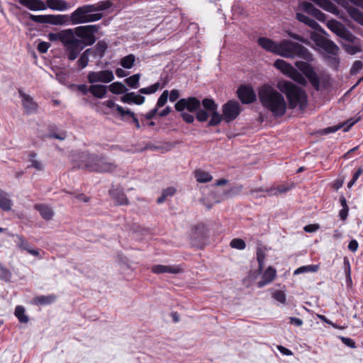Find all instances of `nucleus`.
Here are the masks:
<instances>
[{"instance_id":"f257e3e1","label":"nucleus","mask_w":363,"mask_h":363,"mask_svg":"<svg viewBox=\"0 0 363 363\" xmlns=\"http://www.w3.org/2000/svg\"><path fill=\"white\" fill-rule=\"evenodd\" d=\"M97 31L98 27L96 25L81 26L74 29L68 28L57 33H50L48 38L50 41L61 42L67 58L73 61L86 46L96 42L94 33Z\"/></svg>"},{"instance_id":"f03ea898","label":"nucleus","mask_w":363,"mask_h":363,"mask_svg":"<svg viewBox=\"0 0 363 363\" xmlns=\"http://www.w3.org/2000/svg\"><path fill=\"white\" fill-rule=\"evenodd\" d=\"M262 105L275 116H282L286 111V102L283 95L270 86L264 85L258 91Z\"/></svg>"},{"instance_id":"7ed1b4c3","label":"nucleus","mask_w":363,"mask_h":363,"mask_svg":"<svg viewBox=\"0 0 363 363\" xmlns=\"http://www.w3.org/2000/svg\"><path fill=\"white\" fill-rule=\"evenodd\" d=\"M277 88L284 94H286L289 107L294 108L299 107L303 109L306 105V95L304 91L296 86L291 82L281 80L277 83Z\"/></svg>"},{"instance_id":"20e7f679","label":"nucleus","mask_w":363,"mask_h":363,"mask_svg":"<svg viewBox=\"0 0 363 363\" xmlns=\"http://www.w3.org/2000/svg\"><path fill=\"white\" fill-rule=\"evenodd\" d=\"M276 55L288 58L298 57L308 62L313 60V55L307 48L288 40H284L278 43Z\"/></svg>"},{"instance_id":"39448f33","label":"nucleus","mask_w":363,"mask_h":363,"mask_svg":"<svg viewBox=\"0 0 363 363\" xmlns=\"http://www.w3.org/2000/svg\"><path fill=\"white\" fill-rule=\"evenodd\" d=\"M82 165L91 171L101 173H111L117 169V164L104 157L95 155L82 154Z\"/></svg>"},{"instance_id":"423d86ee","label":"nucleus","mask_w":363,"mask_h":363,"mask_svg":"<svg viewBox=\"0 0 363 363\" xmlns=\"http://www.w3.org/2000/svg\"><path fill=\"white\" fill-rule=\"evenodd\" d=\"M203 109H199L196 113V118L199 121H206L211 116L208 122L209 126L218 125L222 121V116L218 111V105L213 99H205L202 101Z\"/></svg>"},{"instance_id":"0eeeda50","label":"nucleus","mask_w":363,"mask_h":363,"mask_svg":"<svg viewBox=\"0 0 363 363\" xmlns=\"http://www.w3.org/2000/svg\"><path fill=\"white\" fill-rule=\"evenodd\" d=\"M18 2L26 9L37 11H44L47 7L55 11H65L69 8L67 2L63 0H47L45 2L41 0H18Z\"/></svg>"},{"instance_id":"6e6552de","label":"nucleus","mask_w":363,"mask_h":363,"mask_svg":"<svg viewBox=\"0 0 363 363\" xmlns=\"http://www.w3.org/2000/svg\"><path fill=\"white\" fill-rule=\"evenodd\" d=\"M93 13L94 11L91 4L84 5L77 8L71 13L70 20L72 24H82L99 21L103 16L101 13Z\"/></svg>"},{"instance_id":"1a4fd4ad","label":"nucleus","mask_w":363,"mask_h":363,"mask_svg":"<svg viewBox=\"0 0 363 363\" xmlns=\"http://www.w3.org/2000/svg\"><path fill=\"white\" fill-rule=\"evenodd\" d=\"M295 65L307 77L314 89L318 90L320 81L313 67L309 63L303 61L296 62Z\"/></svg>"},{"instance_id":"9d476101","label":"nucleus","mask_w":363,"mask_h":363,"mask_svg":"<svg viewBox=\"0 0 363 363\" xmlns=\"http://www.w3.org/2000/svg\"><path fill=\"white\" fill-rule=\"evenodd\" d=\"M114 79L113 71L109 69L92 71L87 74V81L90 84H108Z\"/></svg>"},{"instance_id":"9b49d317","label":"nucleus","mask_w":363,"mask_h":363,"mask_svg":"<svg viewBox=\"0 0 363 363\" xmlns=\"http://www.w3.org/2000/svg\"><path fill=\"white\" fill-rule=\"evenodd\" d=\"M222 119L229 123L235 120L240 113V106L238 102L229 101L223 106Z\"/></svg>"},{"instance_id":"f8f14e48","label":"nucleus","mask_w":363,"mask_h":363,"mask_svg":"<svg viewBox=\"0 0 363 363\" xmlns=\"http://www.w3.org/2000/svg\"><path fill=\"white\" fill-rule=\"evenodd\" d=\"M327 27L339 37L349 41L353 42L355 37L345 27V26L335 21L330 20L327 23Z\"/></svg>"},{"instance_id":"ddd939ff","label":"nucleus","mask_w":363,"mask_h":363,"mask_svg":"<svg viewBox=\"0 0 363 363\" xmlns=\"http://www.w3.org/2000/svg\"><path fill=\"white\" fill-rule=\"evenodd\" d=\"M201 103L196 97H189L182 99L175 104V109L179 112H182L186 109L189 112H195L200 108Z\"/></svg>"},{"instance_id":"4468645a","label":"nucleus","mask_w":363,"mask_h":363,"mask_svg":"<svg viewBox=\"0 0 363 363\" xmlns=\"http://www.w3.org/2000/svg\"><path fill=\"white\" fill-rule=\"evenodd\" d=\"M339 5L344 8L349 16L358 24L363 26V13L353 5L350 4L346 0H335Z\"/></svg>"},{"instance_id":"2eb2a0df","label":"nucleus","mask_w":363,"mask_h":363,"mask_svg":"<svg viewBox=\"0 0 363 363\" xmlns=\"http://www.w3.org/2000/svg\"><path fill=\"white\" fill-rule=\"evenodd\" d=\"M30 18L37 23H51L53 25H62L65 22V16L62 15H39L35 16L30 14Z\"/></svg>"},{"instance_id":"dca6fc26","label":"nucleus","mask_w":363,"mask_h":363,"mask_svg":"<svg viewBox=\"0 0 363 363\" xmlns=\"http://www.w3.org/2000/svg\"><path fill=\"white\" fill-rule=\"evenodd\" d=\"M237 92L239 99L243 104H250L256 99V94L251 86H242Z\"/></svg>"},{"instance_id":"f3484780","label":"nucleus","mask_w":363,"mask_h":363,"mask_svg":"<svg viewBox=\"0 0 363 363\" xmlns=\"http://www.w3.org/2000/svg\"><path fill=\"white\" fill-rule=\"evenodd\" d=\"M323 9L339 16L341 19H345L346 16L341 13L339 9L329 0H311Z\"/></svg>"},{"instance_id":"a211bd4d","label":"nucleus","mask_w":363,"mask_h":363,"mask_svg":"<svg viewBox=\"0 0 363 363\" xmlns=\"http://www.w3.org/2000/svg\"><path fill=\"white\" fill-rule=\"evenodd\" d=\"M21 98L22 105L27 113H33L38 110V104L34 101L33 99L28 94L19 91Z\"/></svg>"},{"instance_id":"6ab92c4d","label":"nucleus","mask_w":363,"mask_h":363,"mask_svg":"<svg viewBox=\"0 0 363 363\" xmlns=\"http://www.w3.org/2000/svg\"><path fill=\"white\" fill-rule=\"evenodd\" d=\"M316 44L329 54H331L334 56H337L339 54V48L336 45V44L328 39L320 38L317 39Z\"/></svg>"},{"instance_id":"aec40b11","label":"nucleus","mask_w":363,"mask_h":363,"mask_svg":"<svg viewBox=\"0 0 363 363\" xmlns=\"http://www.w3.org/2000/svg\"><path fill=\"white\" fill-rule=\"evenodd\" d=\"M298 9L300 11H305L315 17L319 21L325 20V14L315 8V6L309 2L304 1L301 3L298 6Z\"/></svg>"},{"instance_id":"412c9836","label":"nucleus","mask_w":363,"mask_h":363,"mask_svg":"<svg viewBox=\"0 0 363 363\" xmlns=\"http://www.w3.org/2000/svg\"><path fill=\"white\" fill-rule=\"evenodd\" d=\"M13 236L16 238L15 242L16 243V245L19 249L22 250H26L28 253L35 257L40 256L39 250L35 249H31L30 247V244L22 236L18 235H13Z\"/></svg>"},{"instance_id":"4be33fe9","label":"nucleus","mask_w":363,"mask_h":363,"mask_svg":"<svg viewBox=\"0 0 363 363\" xmlns=\"http://www.w3.org/2000/svg\"><path fill=\"white\" fill-rule=\"evenodd\" d=\"M151 271L155 274H162V273H170V274H179L183 272L182 269L179 266H172V265H162V264H157L154 265Z\"/></svg>"},{"instance_id":"5701e85b","label":"nucleus","mask_w":363,"mask_h":363,"mask_svg":"<svg viewBox=\"0 0 363 363\" xmlns=\"http://www.w3.org/2000/svg\"><path fill=\"white\" fill-rule=\"evenodd\" d=\"M277 276V271L272 267H269L263 273L262 279L258 281L257 286L262 288L264 286L271 283Z\"/></svg>"},{"instance_id":"b1692460","label":"nucleus","mask_w":363,"mask_h":363,"mask_svg":"<svg viewBox=\"0 0 363 363\" xmlns=\"http://www.w3.org/2000/svg\"><path fill=\"white\" fill-rule=\"evenodd\" d=\"M257 43L265 50L274 54L277 53L278 43H276L269 38L261 37L258 38Z\"/></svg>"},{"instance_id":"393cba45","label":"nucleus","mask_w":363,"mask_h":363,"mask_svg":"<svg viewBox=\"0 0 363 363\" xmlns=\"http://www.w3.org/2000/svg\"><path fill=\"white\" fill-rule=\"evenodd\" d=\"M89 92L97 99H104L107 94V86L103 84H91Z\"/></svg>"},{"instance_id":"a878e982","label":"nucleus","mask_w":363,"mask_h":363,"mask_svg":"<svg viewBox=\"0 0 363 363\" xmlns=\"http://www.w3.org/2000/svg\"><path fill=\"white\" fill-rule=\"evenodd\" d=\"M121 101L127 104L133 103L138 105H141L145 101V97L135 94L134 92H130L124 94L121 97Z\"/></svg>"},{"instance_id":"bb28decb","label":"nucleus","mask_w":363,"mask_h":363,"mask_svg":"<svg viewBox=\"0 0 363 363\" xmlns=\"http://www.w3.org/2000/svg\"><path fill=\"white\" fill-rule=\"evenodd\" d=\"M111 195L114 201L118 205H128L129 203L126 195L119 189H115L111 191Z\"/></svg>"},{"instance_id":"cd10ccee","label":"nucleus","mask_w":363,"mask_h":363,"mask_svg":"<svg viewBox=\"0 0 363 363\" xmlns=\"http://www.w3.org/2000/svg\"><path fill=\"white\" fill-rule=\"evenodd\" d=\"M36 209L40 214L43 218L50 220L54 216V211L51 207L45 204H36L35 206Z\"/></svg>"},{"instance_id":"c85d7f7f","label":"nucleus","mask_w":363,"mask_h":363,"mask_svg":"<svg viewBox=\"0 0 363 363\" xmlns=\"http://www.w3.org/2000/svg\"><path fill=\"white\" fill-rule=\"evenodd\" d=\"M274 67L279 69L286 75H289L292 69L294 68L290 64L287 63L283 60H277L274 63Z\"/></svg>"},{"instance_id":"c756f323","label":"nucleus","mask_w":363,"mask_h":363,"mask_svg":"<svg viewBox=\"0 0 363 363\" xmlns=\"http://www.w3.org/2000/svg\"><path fill=\"white\" fill-rule=\"evenodd\" d=\"M29 162L30 165L28 167L35 168L38 171H43L44 169L43 163L38 158L35 153H30L29 155Z\"/></svg>"},{"instance_id":"7c9ffc66","label":"nucleus","mask_w":363,"mask_h":363,"mask_svg":"<svg viewBox=\"0 0 363 363\" xmlns=\"http://www.w3.org/2000/svg\"><path fill=\"white\" fill-rule=\"evenodd\" d=\"M12 206V201L8 197L7 194L0 190V208L3 211H10Z\"/></svg>"},{"instance_id":"2f4dec72","label":"nucleus","mask_w":363,"mask_h":363,"mask_svg":"<svg viewBox=\"0 0 363 363\" xmlns=\"http://www.w3.org/2000/svg\"><path fill=\"white\" fill-rule=\"evenodd\" d=\"M196 181L200 183H206L212 180V176L207 172L198 169L194 172Z\"/></svg>"},{"instance_id":"473e14b6","label":"nucleus","mask_w":363,"mask_h":363,"mask_svg":"<svg viewBox=\"0 0 363 363\" xmlns=\"http://www.w3.org/2000/svg\"><path fill=\"white\" fill-rule=\"evenodd\" d=\"M288 76L301 85L305 86L307 84L306 78L303 76L301 73H300L294 67L292 69V70L291 71Z\"/></svg>"},{"instance_id":"72a5a7b5","label":"nucleus","mask_w":363,"mask_h":363,"mask_svg":"<svg viewBox=\"0 0 363 363\" xmlns=\"http://www.w3.org/2000/svg\"><path fill=\"white\" fill-rule=\"evenodd\" d=\"M109 91L114 94H121L127 91L126 87L121 82H113L108 86Z\"/></svg>"},{"instance_id":"f704fd0d","label":"nucleus","mask_w":363,"mask_h":363,"mask_svg":"<svg viewBox=\"0 0 363 363\" xmlns=\"http://www.w3.org/2000/svg\"><path fill=\"white\" fill-rule=\"evenodd\" d=\"M116 111H118V113L121 116H125L126 115L128 116H130V117L133 118V122L135 125V127L137 128H140V123H139V121L138 120L137 118L135 117V114L133 112H132L130 110H125L122 106H116Z\"/></svg>"},{"instance_id":"c9c22d12","label":"nucleus","mask_w":363,"mask_h":363,"mask_svg":"<svg viewBox=\"0 0 363 363\" xmlns=\"http://www.w3.org/2000/svg\"><path fill=\"white\" fill-rule=\"evenodd\" d=\"M135 61V56L133 55H128L121 60V65L125 69H130Z\"/></svg>"},{"instance_id":"e433bc0d","label":"nucleus","mask_w":363,"mask_h":363,"mask_svg":"<svg viewBox=\"0 0 363 363\" xmlns=\"http://www.w3.org/2000/svg\"><path fill=\"white\" fill-rule=\"evenodd\" d=\"M15 315L21 323H27L28 322V317L25 315V309L21 306H18L16 308Z\"/></svg>"},{"instance_id":"4c0bfd02","label":"nucleus","mask_w":363,"mask_h":363,"mask_svg":"<svg viewBox=\"0 0 363 363\" xmlns=\"http://www.w3.org/2000/svg\"><path fill=\"white\" fill-rule=\"evenodd\" d=\"M272 298L279 303L286 305V296L285 293L280 290H275L272 294Z\"/></svg>"},{"instance_id":"58836bf2","label":"nucleus","mask_w":363,"mask_h":363,"mask_svg":"<svg viewBox=\"0 0 363 363\" xmlns=\"http://www.w3.org/2000/svg\"><path fill=\"white\" fill-rule=\"evenodd\" d=\"M106 49L107 44L105 42L100 41L95 46L94 55L101 58L104 57Z\"/></svg>"},{"instance_id":"ea45409f","label":"nucleus","mask_w":363,"mask_h":363,"mask_svg":"<svg viewBox=\"0 0 363 363\" xmlns=\"http://www.w3.org/2000/svg\"><path fill=\"white\" fill-rule=\"evenodd\" d=\"M94 12L104 11L110 8L112 5L110 1H104L96 4H91Z\"/></svg>"},{"instance_id":"a19ab883","label":"nucleus","mask_w":363,"mask_h":363,"mask_svg":"<svg viewBox=\"0 0 363 363\" xmlns=\"http://www.w3.org/2000/svg\"><path fill=\"white\" fill-rule=\"evenodd\" d=\"M319 266L317 264L303 266L294 271V274H298L304 272H315L318 270Z\"/></svg>"},{"instance_id":"79ce46f5","label":"nucleus","mask_w":363,"mask_h":363,"mask_svg":"<svg viewBox=\"0 0 363 363\" xmlns=\"http://www.w3.org/2000/svg\"><path fill=\"white\" fill-rule=\"evenodd\" d=\"M91 52L90 49L86 50L80 56L79 59L78 60L77 62L81 67V68H84L88 65L89 63V57Z\"/></svg>"},{"instance_id":"37998d69","label":"nucleus","mask_w":363,"mask_h":363,"mask_svg":"<svg viewBox=\"0 0 363 363\" xmlns=\"http://www.w3.org/2000/svg\"><path fill=\"white\" fill-rule=\"evenodd\" d=\"M55 300V296L53 295H50L47 296H38L35 298L34 302L38 304H48L52 303Z\"/></svg>"},{"instance_id":"c03bdc74","label":"nucleus","mask_w":363,"mask_h":363,"mask_svg":"<svg viewBox=\"0 0 363 363\" xmlns=\"http://www.w3.org/2000/svg\"><path fill=\"white\" fill-rule=\"evenodd\" d=\"M140 78V75L139 74H135L127 79H125V83L132 88H137L138 86L139 80Z\"/></svg>"},{"instance_id":"a18cd8bd","label":"nucleus","mask_w":363,"mask_h":363,"mask_svg":"<svg viewBox=\"0 0 363 363\" xmlns=\"http://www.w3.org/2000/svg\"><path fill=\"white\" fill-rule=\"evenodd\" d=\"M160 83L157 82L148 87L142 88L139 90V92L144 94H150L156 92L160 88Z\"/></svg>"},{"instance_id":"49530a36","label":"nucleus","mask_w":363,"mask_h":363,"mask_svg":"<svg viewBox=\"0 0 363 363\" xmlns=\"http://www.w3.org/2000/svg\"><path fill=\"white\" fill-rule=\"evenodd\" d=\"M265 254L263 250H258L257 252V259L259 264V270L261 272L264 267Z\"/></svg>"},{"instance_id":"de8ad7c7","label":"nucleus","mask_w":363,"mask_h":363,"mask_svg":"<svg viewBox=\"0 0 363 363\" xmlns=\"http://www.w3.org/2000/svg\"><path fill=\"white\" fill-rule=\"evenodd\" d=\"M230 245L233 248L238 250H243L245 247V242H244V240L239 238L233 239L230 242Z\"/></svg>"},{"instance_id":"09e8293b","label":"nucleus","mask_w":363,"mask_h":363,"mask_svg":"<svg viewBox=\"0 0 363 363\" xmlns=\"http://www.w3.org/2000/svg\"><path fill=\"white\" fill-rule=\"evenodd\" d=\"M169 96V92L167 90H165L162 92L160 98L158 99V101L157 102V108H159L160 107H162L164 106V104L167 103V98Z\"/></svg>"},{"instance_id":"8fccbe9b","label":"nucleus","mask_w":363,"mask_h":363,"mask_svg":"<svg viewBox=\"0 0 363 363\" xmlns=\"http://www.w3.org/2000/svg\"><path fill=\"white\" fill-rule=\"evenodd\" d=\"M11 278V273L10 271L0 265V279L5 281H9Z\"/></svg>"},{"instance_id":"3c124183","label":"nucleus","mask_w":363,"mask_h":363,"mask_svg":"<svg viewBox=\"0 0 363 363\" xmlns=\"http://www.w3.org/2000/svg\"><path fill=\"white\" fill-rule=\"evenodd\" d=\"M344 48L345 50V51L350 54V55H354L358 52H359V48L357 45H352V44H345L344 45Z\"/></svg>"},{"instance_id":"603ef678","label":"nucleus","mask_w":363,"mask_h":363,"mask_svg":"<svg viewBox=\"0 0 363 363\" xmlns=\"http://www.w3.org/2000/svg\"><path fill=\"white\" fill-rule=\"evenodd\" d=\"M50 44L49 43H47V42H40L38 45V50L40 52V53H45L50 48Z\"/></svg>"},{"instance_id":"864d4df0","label":"nucleus","mask_w":363,"mask_h":363,"mask_svg":"<svg viewBox=\"0 0 363 363\" xmlns=\"http://www.w3.org/2000/svg\"><path fill=\"white\" fill-rule=\"evenodd\" d=\"M192 230H193V233L195 234V235H202L205 232V226L202 223H200V224H198L195 226H194L192 228Z\"/></svg>"},{"instance_id":"5fc2aeb1","label":"nucleus","mask_w":363,"mask_h":363,"mask_svg":"<svg viewBox=\"0 0 363 363\" xmlns=\"http://www.w3.org/2000/svg\"><path fill=\"white\" fill-rule=\"evenodd\" d=\"M363 67L362 62L357 60L355 61L351 68V73L356 74Z\"/></svg>"},{"instance_id":"6e6d98bb","label":"nucleus","mask_w":363,"mask_h":363,"mask_svg":"<svg viewBox=\"0 0 363 363\" xmlns=\"http://www.w3.org/2000/svg\"><path fill=\"white\" fill-rule=\"evenodd\" d=\"M181 113L183 120L186 123H192L194 121V117L193 115L186 113L184 111Z\"/></svg>"},{"instance_id":"4d7b16f0","label":"nucleus","mask_w":363,"mask_h":363,"mask_svg":"<svg viewBox=\"0 0 363 363\" xmlns=\"http://www.w3.org/2000/svg\"><path fill=\"white\" fill-rule=\"evenodd\" d=\"M179 91L177 89H173L170 91L169 100L174 102L179 99Z\"/></svg>"},{"instance_id":"13d9d810","label":"nucleus","mask_w":363,"mask_h":363,"mask_svg":"<svg viewBox=\"0 0 363 363\" xmlns=\"http://www.w3.org/2000/svg\"><path fill=\"white\" fill-rule=\"evenodd\" d=\"M319 228L318 224H310L304 227V230L308 233H313Z\"/></svg>"},{"instance_id":"bf43d9fd","label":"nucleus","mask_w":363,"mask_h":363,"mask_svg":"<svg viewBox=\"0 0 363 363\" xmlns=\"http://www.w3.org/2000/svg\"><path fill=\"white\" fill-rule=\"evenodd\" d=\"M358 242H357V240H352L350 242L349 245H348V249L352 252H355L357 249H358Z\"/></svg>"},{"instance_id":"052dcab7","label":"nucleus","mask_w":363,"mask_h":363,"mask_svg":"<svg viewBox=\"0 0 363 363\" xmlns=\"http://www.w3.org/2000/svg\"><path fill=\"white\" fill-rule=\"evenodd\" d=\"M305 24L308 25V26H310L311 28H312L313 29H315V30H319V28H320L319 24L314 20L311 19L310 18L306 22Z\"/></svg>"},{"instance_id":"680f3d73","label":"nucleus","mask_w":363,"mask_h":363,"mask_svg":"<svg viewBox=\"0 0 363 363\" xmlns=\"http://www.w3.org/2000/svg\"><path fill=\"white\" fill-rule=\"evenodd\" d=\"M305 24L308 25V26H310L311 28H312L313 29H315V30H319V28H320L319 24L314 20L311 19L310 18L306 22Z\"/></svg>"},{"instance_id":"e2e57ef3","label":"nucleus","mask_w":363,"mask_h":363,"mask_svg":"<svg viewBox=\"0 0 363 363\" xmlns=\"http://www.w3.org/2000/svg\"><path fill=\"white\" fill-rule=\"evenodd\" d=\"M176 192V189L174 187H168L162 191V194L168 197L173 196Z\"/></svg>"},{"instance_id":"0e129e2a","label":"nucleus","mask_w":363,"mask_h":363,"mask_svg":"<svg viewBox=\"0 0 363 363\" xmlns=\"http://www.w3.org/2000/svg\"><path fill=\"white\" fill-rule=\"evenodd\" d=\"M342 341L347 346L354 348L355 347V343L354 342L348 337H342Z\"/></svg>"},{"instance_id":"69168bd1","label":"nucleus","mask_w":363,"mask_h":363,"mask_svg":"<svg viewBox=\"0 0 363 363\" xmlns=\"http://www.w3.org/2000/svg\"><path fill=\"white\" fill-rule=\"evenodd\" d=\"M290 323L294 324L296 326H301L303 325V321L300 318H295V317H291L290 318Z\"/></svg>"},{"instance_id":"338daca9","label":"nucleus","mask_w":363,"mask_h":363,"mask_svg":"<svg viewBox=\"0 0 363 363\" xmlns=\"http://www.w3.org/2000/svg\"><path fill=\"white\" fill-rule=\"evenodd\" d=\"M350 3L354 6L360 8L363 10V0H347Z\"/></svg>"},{"instance_id":"774afa93","label":"nucleus","mask_w":363,"mask_h":363,"mask_svg":"<svg viewBox=\"0 0 363 363\" xmlns=\"http://www.w3.org/2000/svg\"><path fill=\"white\" fill-rule=\"evenodd\" d=\"M158 108L156 107L155 109L150 111L147 113L145 114V117L146 119L150 120L152 119L157 113Z\"/></svg>"}]
</instances>
